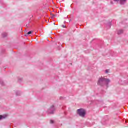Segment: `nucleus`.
Wrapping results in <instances>:
<instances>
[{"label":"nucleus","instance_id":"f03ea898","mask_svg":"<svg viewBox=\"0 0 128 128\" xmlns=\"http://www.w3.org/2000/svg\"><path fill=\"white\" fill-rule=\"evenodd\" d=\"M77 114L82 118H84V116H86V111L84 110L83 109L78 110Z\"/></svg>","mask_w":128,"mask_h":128},{"label":"nucleus","instance_id":"423d86ee","mask_svg":"<svg viewBox=\"0 0 128 128\" xmlns=\"http://www.w3.org/2000/svg\"><path fill=\"white\" fill-rule=\"evenodd\" d=\"M6 118V117L2 116H0V120H4Z\"/></svg>","mask_w":128,"mask_h":128},{"label":"nucleus","instance_id":"20e7f679","mask_svg":"<svg viewBox=\"0 0 128 128\" xmlns=\"http://www.w3.org/2000/svg\"><path fill=\"white\" fill-rule=\"evenodd\" d=\"M124 34V30H119L118 31V34Z\"/></svg>","mask_w":128,"mask_h":128},{"label":"nucleus","instance_id":"9d476101","mask_svg":"<svg viewBox=\"0 0 128 128\" xmlns=\"http://www.w3.org/2000/svg\"><path fill=\"white\" fill-rule=\"evenodd\" d=\"M62 28H64V26H62Z\"/></svg>","mask_w":128,"mask_h":128},{"label":"nucleus","instance_id":"9b49d317","mask_svg":"<svg viewBox=\"0 0 128 128\" xmlns=\"http://www.w3.org/2000/svg\"><path fill=\"white\" fill-rule=\"evenodd\" d=\"M112 4H114V3L112 2H111Z\"/></svg>","mask_w":128,"mask_h":128},{"label":"nucleus","instance_id":"1a4fd4ad","mask_svg":"<svg viewBox=\"0 0 128 128\" xmlns=\"http://www.w3.org/2000/svg\"><path fill=\"white\" fill-rule=\"evenodd\" d=\"M119 0H114V2H119Z\"/></svg>","mask_w":128,"mask_h":128},{"label":"nucleus","instance_id":"6e6552de","mask_svg":"<svg viewBox=\"0 0 128 128\" xmlns=\"http://www.w3.org/2000/svg\"><path fill=\"white\" fill-rule=\"evenodd\" d=\"M106 74H108V70H106Z\"/></svg>","mask_w":128,"mask_h":128},{"label":"nucleus","instance_id":"ddd939ff","mask_svg":"<svg viewBox=\"0 0 128 128\" xmlns=\"http://www.w3.org/2000/svg\"><path fill=\"white\" fill-rule=\"evenodd\" d=\"M64 28H66V26H64Z\"/></svg>","mask_w":128,"mask_h":128},{"label":"nucleus","instance_id":"7ed1b4c3","mask_svg":"<svg viewBox=\"0 0 128 128\" xmlns=\"http://www.w3.org/2000/svg\"><path fill=\"white\" fill-rule=\"evenodd\" d=\"M128 0H120V4L124 5L126 2Z\"/></svg>","mask_w":128,"mask_h":128},{"label":"nucleus","instance_id":"f257e3e1","mask_svg":"<svg viewBox=\"0 0 128 128\" xmlns=\"http://www.w3.org/2000/svg\"><path fill=\"white\" fill-rule=\"evenodd\" d=\"M110 82V80L109 79H106V78H99L98 84L101 86H106L108 88V84Z\"/></svg>","mask_w":128,"mask_h":128},{"label":"nucleus","instance_id":"39448f33","mask_svg":"<svg viewBox=\"0 0 128 128\" xmlns=\"http://www.w3.org/2000/svg\"><path fill=\"white\" fill-rule=\"evenodd\" d=\"M32 32H32V31H30V32H28L27 33V34H28V36H30V34H32Z\"/></svg>","mask_w":128,"mask_h":128},{"label":"nucleus","instance_id":"0eeeda50","mask_svg":"<svg viewBox=\"0 0 128 128\" xmlns=\"http://www.w3.org/2000/svg\"><path fill=\"white\" fill-rule=\"evenodd\" d=\"M50 124H54V120H51L50 121Z\"/></svg>","mask_w":128,"mask_h":128},{"label":"nucleus","instance_id":"f8f14e48","mask_svg":"<svg viewBox=\"0 0 128 128\" xmlns=\"http://www.w3.org/2000/svg\"><path fill=\"white\" fill-rule=\"evenodd\" d=\"M50 114H54V112H52V113H50Z\"/></svg>","mask_w":128,"mask_h":128}]
</instances>
